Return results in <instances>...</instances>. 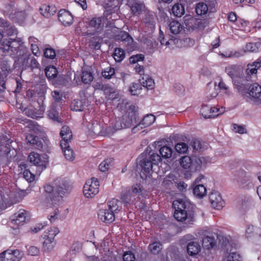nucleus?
<instances>
[{
    "label": "nucleus",
    "instance_id": "nucleus-35",
    "mask_svg": "<svg viewBox=\"0 0 261 261\" xmlns=\"http://www.w3.org/2000/svg\"><path fill=\"white\" fill-rule=\"evenodd\" d=\"M86 106V101L80 99H74L71 104V109L74 111H82Z\"/></svg>",
    "mask_w": 261,
    "mask_h": 261
},
{
    "label": "nucleus",
    "instance_id": "nucleus-16",
    "mask_svg": "<svg viewBox=\"0 0 261 261\" xmlns=\"http://www.w3.org/2000/svg\"><path fill=\"white\" fill-rule=\"evenodd\" d=\"M0 140V156L6 155L10 152L12 141L9 134L2 137Z\"/></svg>",
    "mask_w": 261,
    "mask_h": 261
},
{
    "label": "nucleus",
    "instance_id": "nucleus-49",
    "mask_svg": "<svg viewBox=\"0 0 261 261\" xmlns=\"http://www.w3.org/2000/svg\"><path fill=\"white\" fill-rule=\"evenodd\" d=\"M160 153L165 159L169 158L172 154V149L167 146L162 147L160 149Z\"/></svg>",
    "mask_w": 261,
    "mask_h": 261
},
{
    "label": "nucleus",
    "instance_id": "nucleus-64",
    "mask_svg": "<svg viewBox=\"0 0 261 261\" xmlns=\"http://www.w3.org/2000/svg\"><path fill=\"white\" fill-rule=\"evenodd\" d=\"M123 259L124 261H135V256L131 251H127L124 253Z\"/></svg>",
    "mask_w": 261,
    "mask_h": 261
},
{
    "label": "nucleus",
    "instance_id": "nucleus-37",
    "mask_svg": "<svg viewBox=\"0 0 261 261\" xmlns=\"http://www.w3.org/2000/svg\"><path fill=\"white\" fill-rule=\"evenodd\" d=\"M103 18L101 17L93 18L90 20L89 25L94 28L96 31H98L101 30L103 27Z\"/></svg>",
    "mask_w": 261,
    "mask_h": 261
},
{
    "label": "nucleus",
    "instance_id": "nucleus-21",
    "mask_svg": "<svg viewBox=\"0 0 261 261\" xmlns=\"http://www.w3.org/2000/svg\"><path fill=\"white\" fill-rule=\"evenodd\" d=\"M60 135L62 140L60 142V146L65 147L66 143H69L72 137L71 130L67 126H63L60 131Z\"/></svg>",
    "mask_w": 261,
    "mask_h": 261
},
{
    "label": "nucleus",
    "instance_id": "nucleus-54",
    "mask_svg": "<svg viewBox=\"0 0 261 261\" xmlns=\"http://www.w3.org/2000/svg\"><path fill=\"white\" fill-rule=\"evenodd\" d=\"M202 164V159L200 158L195 157L192 159V167L191 170H199Z\"/></svg>",
    "mask_w": 261,
    "mask_h": 261
},
{
    "label": "nucleus",
    "instance_id": "nucleus-13",
    "mask_svg": "<svg viewBox=\"0 0 261 261\" xmlns=\"http://www.w3.org/2000/svg\"><path fill=\"white\" fill-rule=\"evenodd\" d=\"M134 83L129 88V91L133 95H138L140 94L143 89L148 90L153 89L155 86V83Z\"/></svg>",
    "mask_w": 261,
    "mask_h": 261
},
{
    "label": "nucleus",
    "instance_id": "nucleus-34",
    "mask_svg": "<svg viewBox=\"0 0 261 261\" xmlns=\"http://www.w3.org/2000/svg\"><path fill=\"white\" fill-rule=\"evenodd\" d=\"M45 75L49 81L55 79L57 77L58 71L57 69L54 66H49L45 69Z\"/></svg>",
    "mask_w": 261,
    "mask_h": 261
},
{
    "label": "nucleus",
    "instance_id": "nucleus-3",
    "mask_svg": "<svg viewBox=\"0 0 261 261\" xmlns=\"http://www.w3.org/2000/svg\"><path fill=\"white\" fill-rule=\"evenodd\" d=\"M22 40L20 38H10L0 42V58L6 55H14L18 53L22 46Z\"/></svg>",
    "mask_w": 261,
    "mask_h": 261
},
{
    "label": "nucleus",
    "instance_id": "nucleus-2",
    "mask_svg": "<svg viewBox=\"0 0 261 261\" xmlns=\"http://www.w3.org/2000/svg\"><path fill=\"white\" fill-rule=\"evenodd\" d=\"M137 114L135 106H129L128 108L121 118H117L112 126L106 128L108 135H112L117 130L130 127L136 122Z\"/></svg>",
    "mask_w": 261,
    "mask_h": 261
},
{
    "label": "nucleus",
    "instance_id": "nucleus-14",
    "mask_svg": "<svg viewBox=\"0 0 261 261\" xmlns=\"http://www.w3.org/2000/svg\"><path fill=\"white\" fill-rule=\"evenodd\" d=\"M6 56H22L23 61L21 62L22 67L24 68L30 67L31 55L30 52L24 47L23 41L22 46L20 48L17 54L14 55H6Z\"/></svg>",
    "mask_w": 261,
    "mask_h": 261
},
{
    "label": "nucleus",
    "instance_id": "nucleus-29",
    "mask_svg": "<svg viewBox=\"0 0 261 261\" xmlns=\"http://www.w3.org/2000/svg\"><path fill=\"white\" fill-rule=\"evenodd\" d=\"M26 141L28 143L34 146L37 149H40L42 148V142L39 140V138L32 134H28L26 136Z\"/></svg>",
    "mask_w": 261,
    "mask_h": 261
},
{
    "label": "nucleus",
    "instance_id": "nucleus-6",
    "mask_svg": "<svg viewBox=\"0 0 261 261\" xmlns=\"http://www.w3.org/2000/svg\"><path fill=\"white\" fill-rule=\"evenodd\" d=\"M46 156V155L41 156L39 153L34 152L30 153L29 155V161L36 166V170L39 174L46 167L48 159Z\"/></svg>",
    "mask_w": 261,
    "mask_h": 261
},
{
    "label": "nucleus",
    "instance_id": "nucleus-40",
    "mask_svg": "<svg viewBox=\"0 0 261 261\" xmlns=\"http://www.w3.org/2000/svg\"><path fill=\"white\" fill-rule=\"evenodd\" d=\"M216 245V241L213 236H206L202 240V245L204 248L210 249Z\"/></svg>",
    "mask_w": 261,
    "mask_h": 261
},
{
    "label": "nucleus",
    "instance_id": "nucleus-41",
    "mask_svg": "<svg viewBox=\"0 0 261 261\" xmlns=\"http://www.w3.org/2000/svg\"><path fill=\"white\" fill-rule=\"evenodd\" d=\"M172 14L176 17H181L185 14V11L184 7L179 3L175 4L172 8Z\"/></svg>",
    "mask_w": 261,
    "mask_h": 261
},
{
    "label": "nucleus",
    "instance_id": "nucleus-9",
    "mask_svg": "<svg viewBox=\"0 0 261 261\" xmlns=\"http://www.w3.org/2000/svg\"><path fill=\"white\" fill-rule=\"evenodd\" d=\"M248 96L253 100L256 105H261V85L258 83H253L249 88Z\"/></svg>",
    "mask_w": 261,
    "mask_h": 261
},
{
    "label": "nucleus",
    "instance_id": "nucleus-20",
    "mask_svg": "<svg viewBox=\"0 0 261 261\" xmlns=\"http://www.w3.org/2000/svg\"><path fill=\"white\" fill-rule=\"evenodd\" d=\"M98 216L101 221L106 223H111L115 220V214L109 210H100Z\"/></svg>",
    "mask_w": 261,
    "mask_h": 261
},
{
    "label": "nucleus",
    "instance_id": "nucleus-63",
    "mask_svg": "<svg viewBox=\"0 0 261 261\" xmlns=\"http://www.w3.org/2000/svg\"><path fill=\"white\" fill-rule=\"evenodd\" d=\"M118 36V39L122 41L129 42L132 40V38L126 32H121Z\"/></svg>",
    "mask_w": 261,
    "mask_h": 261
},
{
    "label": "nucleus",
    "instance_id": "nucleus-4",
    "mask_svg": "<svg viewBox=\"0 0 261 261\" xmlns=\"http://www.w3.org/2000/svg\"><path fill=\"white\" fill-rule=\"evenodd\" d=\"M173 206L175 208L174 218L178 221H186V224H191L194 221L193 218L188 216L186 209L189 203L182 200H177L173 202Z\"/></svg>",
    "mask_w": 261,
    "mask_h": 261
},
{
    "label": "nucleus",
    "instance_id": "nucleus-51",
    "mask_svg": "<svg viewBox=\"0 0 261 261\" xmlns=\"http://www.w3.org/2000/svg\"><path fill=\"white\" fill-rule=\"evenodd\" d=\"M43 249L45 251L50 252L52 251L56 245L55 241L43 240Z\"/></svg>",
    "mask_w": 261,
    "mask_h": 261
},
{
    "label": "nucleus",
    "instance_id": "nucleus-22",
    "mask_svg": "<svg viewBox=\"0 0 261 261\" xmlns=\"http://www.w3.org/2000/svg\"><path fill=\"white\" fill-rule=\"evenodd\" d=\"M142 167L141 172L140 173L141 176L142 178L146 179L149 177L150 172L152 170L153 163L148 159H145L141 164Z\"/></svg>",
    "mask_w": 261,
    "mask_h": 261
},
{
    "label": "nucleus",
    "instance_id": "nucleus-8",
    "mask_svg": "<svg viewBox=\"0 0 261 261\" xmlns=\"http://www.w3.org/2000/svg\"><path fill=\"white\" fill-rule=\"evenodd\" d=\"M23 253L19 250L8 249L0 254L1 261H19L23 256Z\"/></svg>",
    "mask_w": 261,
    "mask_h": 261
},
{
    "label": "nucleus",
    "instance_id": "nucleus-18",
    "mask_svg": "<svg viewBox=\"0 0 261 261\" xmlns=\"http://www.w3.org/2000/svg\"><path fill=\"white\" fill-rule=\"evenodd\" d=\"M215 91L211 94L212 97H216L219 93L229 95L230 91L229 87L225 83H214Z\"/></svg>",
    "mask_w": 261,
    "mask_h": 261
},
{
    "label": "nucleus",
    "instance_id": "nucleus-48",
    "mask_svg": "<svg viewBox=\"0 0 261 261\" xmlns=\"http://www.w3.org/2000/svg\"><path fill=\"white\" fill-rule=\"evenodd\" d=\"M113 56L116 62H121L125 57L124 51L120 48H116L113 54Z\"/></svg>",
    "mask_w": 261,
    "mask_h": 261
},
{
    "label": "nucleus",
    "instance_id": "nucleus-33",
    "mask_svg": "<svg viewBox=\"0 0 261 261\" xmlns=\"http://www.w3.org/2000/svg\"><path fill=\"white\" fill-rule=\"evenodd\" d=\"M193 192L195 196L201 198L205 196L206 189L202 184H198L193 188Z\"/></svg>",
    "mask_w": 261,
    "mask_h": 261
},
{
    "label": "nucleus",
    "instance_id": "nucleus-53",
    "mask_svg": "<svg viewBox=\"0 0 261 261\" xmlns=\"http://www.w3.org/2000/svg\"><path fill=\"white\" fill-rule=\"evenodd\" d=\"M24 178L29 182H33L35 178V175L32 173L29 169H24L23 173Z\"/></svg>",
    "mask_w": 261,
    "mask_h": 261
},
{
    "label": "nucleus",
    "instance_id": "nucleus-38",
    "mask_svg": "<svg viewBox=\"0 0 261 261\" xmlns=\"http://www.w3.org/2000/svg\"><path fill=\"white\" fill-rule=\"evenodd\" d=\"M136 195H133L130 190H127L121 196L122 200L126 203H133L136 200Z\"/></svg>",
    "mask_w": 261,
    "mask_h": 261
},
{
    "label": "nucleus",
    "instance_id": "nucleus-42",
    "mask_svg": "<svg viewBox=\"0 0 261 261\" xmlns=\"http://www.w3.org/2000/svg\"><path fill=\"white\" fill-rule=\"evenodd\" d=\"M148 249L151 253L156 254L162 249V244L160 241H154L149 244Z\"/></svg>",
    "mask_w": 261,
    "mask_h": 261
},
{
    "label": "nucleus",
    "instance_id": "nucleus-46",
    "mask_svg": "<svg viewBox=\"0 0 261 261\" xmlns=\"http://www.w3.org/2000/svg\"><path fill=\"white\" fill-rule=\"evenodd\" d=\"M180 165L185 169H192V159L189 156H183L180 161Z\"/></svg>",
    "mask_w": 261,
    "mask_h": 261
},
{
    "label": "nucleus",
    "instance_id": "nucleus-15",
    "mask_svg": "<svg viewBox=\"0 0 261 261\" xmlns=\"http://www.w3.org/2000/svg\"><path fill=\"white\" fill-rule=\"evenodd\" d=\"M36 94L37 97L39 98L38 100V107L41 111L44 110L43 106V100L45 99V94L46 93V86L44 84H37L35 87Z\"/></svg>",
    "mask_w": 261,
    "mask_h": 261
},
{
    "label": "nucleus",
    "instance_id": "nucleus-17",
    "mask_svg": "<svg viewBox=\"0 0 261 261\" xmlns=\"http://www.w3.org/2000/svg\"><path fill=\"white\" fill-rule=\"evenodd\" d=\"M0 27L3 29V31L8 37H12L17 34V29L10 23L0 18Z\"/></svg>",
    "mask_w": 261,
    "mask_h": 261
},
{
    "label": "nucleus",
    "instance_id": "nucleus-28",
    "mask_svg": "<svg viewBox=\"0 0 261 261\" xmlns=\"http://www.w3.org/2000/svg\"><path fill=\"white\" fill-rule=\"evenodd\" d=\"M10 66L8 62L2 61L0 62V81L4 82L10 71Z\"/></svg>",
    "mask_w": 261,
    "mask_h": 261
},
{
    "label": "nucleus",
    "instance_id": "nucleus-50",
    "mask_svg": "<svg viewBox=\"0 0 261 261\" xmlns=\"http://www.w3.org/2000/svg\"><path fill=\"white\" fill-rule=\"evenodd\" d=\"M196 12L198 15L205 14L208 10L206 4L204 3H198L196 7Z\"/></svg>",
    "mask_w": 261,
    "mask_h": 261
},
{
    "label": "nucleus",
    "instance_id": "nucleus-39",
    "mask_svg": "<svg viewBox=\"0 0 261 261\" xmlns=\"http://www.w3.org/2000/svg\"><path fill=\"white\" fill-rule=\"evenodd\" d=\"M65 147L61 146L62 151L64 154L65 158L69 161H72L74 159V153L73 150L70 148L69 143L65 144Z\"/></svg>",
    "mask_w": 261,
    "mask_h": 261
},
{
    "label": "nucleus",
    "instance_id": "nucleus-25",
    "mask_svg": "<svg viewBox=\"0 0 261 261\" xmlns=\"http://www.w3.org/2000/svg\"><path fill=\"white\" fill-rule=\"evenodd\" d=\"M261 67V61L257 60L252 63L248 64L246 72L248 76L250 77H255L257 74V70Z\"/></svg>",
    "mask_w": 261,
    "mask_h": 261
},
{
    "label": "nucleus",
    "instance_id": "nucleus-44",
    "mask_svg": "<svg viewBox=\"0 0 261 261\" xmlns=\"http://www.w3.org/2000/svg\"><path fill=\"white\" fill-rule=\"evenodd\" d=\"M234 88L244 96L248 97V89L246 84L243 83H234Z\"/></svg>",
    "mask_w": 261,
    "mask_h": 261
},
{
    "label": "nucleus",
    "instance_id": "nucleus-12",
    "mask_svg": "<svg viewBox=\"0 0 261 261\" xmlns=\"http://www.w3.org/2000/svg\"><path fill=\"white\" fill-rule=\"evenodd\" d=\"M209 200L212 206L217 210H220L224 206L225 202L221 194L216 191H212L209 195Z\"/></svg>",
    "mask_w": 261,
    "mask_h": 261
},
{
    "label": "nucleus",
    "instance_id": "nucleus-56",
    "mask_svg": "<svg viewBox=\"0 0 261 261\" xmlns=\"http://www.w3.org/2000/svg\"><path fill=\"white\" fill-rule=\"evenodd\" d=\"M232 129L234 132L238 133L240 134L247 133V130L244 125L233 124L232 125Z\"/></svg>",
    "mask_w": 261,
    "mask_h": 261
},
{
    "label": "nucleus",
    "instance_id": "nucleus-24",
    "mask_svg": "<svg viewBox=\"0 0 261 261\" xmlns=\"http://www.w3.org/2000/svg\"><path fill=\"white\" fill-rule=\"evenodd\" d=\"M58 228L51 227L45 230L41 236L43 240L55 241L56 236L59 233Z\"/></svg>",
    "mask_w": 261,
    "mask_h": 261
},
{
    "label": "nucleus",
    "instance_id": "nucleus-32",
    "mask_svg": "<svg viewBox=\"0 0 261 261\" xmlns=\"http://www.w3.org/2000/svg\"><path fill=\"white\" fill-rule=\"evenodd\" d=\"M121 202L116 199H112L108 202V210L115 214L121 209Z\"/></svg>",
    "mask_w": 261,
    "mask_h": 261
},
{
    "label": "nucleus",
    "instance_id": "nucleus-52",
    "mask_svg": "<svg viewBox=\"0 0 261 261\" xmlns=\"http://www.w3.org/2000/svg\"><path fill=\"white\" fill-rule=\"evenodd\" d=\"M112 163V160L111 159H107L102 162L99 165V169L101 172H105L107 171Z\"/></svg>",
    "mask_w": 261,
    "mask_h": 261
},
{
    "label": "nucleus",
    "instance_id": "nucleus-55",
    "mask_svg": "<svg viewBox=\"0 0 261 261\" xmlns=\"http://www.w3.org/2000/svg\"><path fill=\"white\" fill-rule=\"evenodd\" d=\"M175 149L177 152L180 153H184L187 151L188 149V146L186 143L180 142L177 143L175 145Z\"/></svg>",
    "mask_w": 261,
    "mask_h": 261
},
{
    "label": "nucleus",
    "instance_id": "nucleus-5",
    "mask_svg": "<svg viewBox=\"0 0 261 261\" xmlns=\"http://www.w3.org/2000/svg\"><path fill=\"white\" fill-rule=\"evenodd\" d=\"M99 188L98 179L93 177L87 180L83 188V193L86 197L91 198L99 192Z\"/></svg>",
    "mask_w": 261,
    "mask_h": 261
},
{
    "label": "nucleus",
    "instance_id": "nucleus-43",
    "mask_svg": "<svg viewBox=\"0 0 261 261\" xmlns=\"http://www.w3.org/2000/svg\"><path fill=\"white\" fill-rule=\"evenodd\" d=\"M171 33L173 34H178L182 29L181 24L177 21H172L169 24Z\"/></svg>",
    "mask_w": 261,
    "mask_h": 261
},
{
    "label": "nucleus",
    "instance_id": "nucleus-26",
    "mask_svg": "<svg viewBox=\"0 0 261 261\" xmlns=\"http://www.w3.org/2000/svg\"><path fill=\"white\" fill-rule=\"evenodd\" d=\"M26 215V211L24 210H20L11 217L12 223L18 225L21 224L25 221Z\"/></svg>",
    "mask_w": 261,
    "mask_h": 261
},
{
    "label": "nucleus",
    "instance_id": "nucleus-30",
    "mask_svg": "<svg viewBox=\"0 0 261 261\" xmlns=\"http://www.w3.org/2000/svg\"><path fill=\"white\" fill-rule=\"evenodd\" d=\"M201 250V246L199 243L192 242L187 246V251L191 256H194L198 254Z\"/></svg>",
    "mask_w": 261,
    "mask_h": 261
},
{
    "label": "nucleus",
    "instance_id": "nucleus-45",
    "mask_svg": "<svg viewBox=\"0 0 261 261\" xmlns=\"http://www.w3.org/2000/svg\"><path fill=\"white\" fill-rule=\"evenodd\" d=\"M82 82H92L94 77L92 73L89 69H83L81 75Z\"/></svg>",
    "mask_w": 261,
    "mask_h": 261
},
{
    "label": "nucleus",
    "instance_id": "nucleus-31",
    "mask_svg": "<svg viewBox=\"0 0 261 261\" xmlns=\"http://www.w3.org/2000/svg\"><path fill=\"white\" fill-rule=\"evenodd\" d=\"M155 117L153 115L149 114L145 116L140 123L139 124L138 126H140L141 128L146 127L150 126L155 121ZM138 126L133 128V129L137 128Z\"/></svg>",
    "mask_w": 261,
    "mask_h": 261
},
{
    "label": "nucleus",
    "instance_id": "nucleus-57",
    "mask_svg": "<svg viewBox=\"0 0 261 261\" xmlns=\"http://www.w3.org/2000/svg\"><path fill=\"white\" fill-rule=\"evenodd\" d=\"M255 234V228L253 225H247L245 230V237L247 239H249L254 237Z\"/></svg>",
    "mask_w": 261,
    "mask_h": 261
},
{
    "label": "nucleus",
    "instance_id": "nucleus-60",
    "mask_svg": "<svg viewBox=\"0 0 261 261\" xmlns=\"http://www.w3.org/2000/svg\"><path fill=\"white\" fill-rule=\"evenodd\" d=\"M175 92L178 95H182L184 93L185 88L180 83H175L174 85Z\"/></svg>",
    "mask_w": 261,
    "mask_h": 261
},
{
    "label": "nucleus",
    "instance_id": "nucleus-7",
    "mask_svg": "<svg viewBox=\"0 0 261 261\" xmlns=\"http://www.w3.org/2000/svg\"><path fill=\"white\" fill-rule=\"evenodd\" d=\"M225 108L223 107L217 108L209 105H205L201 108L200 112L204 118H210L218 116L223 114Z\"/></svg>",
    "mask_w": 261,
    "mask_h": 261
},
{
    "label": "nucleus",
    "instance_id": "nucleus-23",
    "mask_svg": "<svg viewBox=\"0 0 261 261\" xmlns=\"http://www.w3.org/2000/svg\"><path fill=\"white\" fill-rule=\"evenodd\" d=\"M225 71L232 79L240 77L243 73L242 67L236 65L228 66L226 67Z\"/></svg>",
    "mask_w": 261,
    "mask_h": 261
},
{
    "label": "nucleus",
    "instance_id": "nucleus-11",
    "mask_svg": "<svg viewBox=\"0 0 261 261\" xmlns=\"http://www.w3.org/2000/svg\"><path fill=\"white\" fill-rule=\"evenodd\" d=\"M93 86L95 90H102L106 97L109 99L115 100L118 98V94L115 90L108 84L103 85L102 83H95Z\"/></svg>",
    "mask_w": 261,
    "mask_h": 261
},
{
    "label": "nucleus",
    "instance_id": "nucleus-27",
    "mask_svg": "<svg viewBox=\"0 0 261 261\" xmlns=\"http://www.w3.org/2000/svg\"><path fill=\"white\" fill-rule=\"evenodd\" d=\"M41 14L46 18L54 15L57 11L56 7L54 5H42L40 8Z\"/></svg>",
    "mask_w": 261,
    "mask_h": 261
},
{
    "label": "nucleus",
    "instance_id": "nucleus-58",
    "mask_svg": "<svg viewBox=\"0 0 261 261\" xmlns=\"http://www.w3.org/2000/svg\"><path fill=\"white\" fill-rule=\"evenodd\" d=\"M114 73L115 69L111 67L106 68L102 72V76L106 79H110Z\"/></svg>",
    "mask_w": 261,
    "mask_h": 261
},
{
    "label": "nucleus",
    "instance_id": "nucleus-19",
    "mask_svg": "<svg viewBox=\"0 0 261 261\" xmlns=\"http://www.w3.org/2000/svg\"><path fill=\"white\" fill-rule=\"evenodd\" d=\"M58 18L59 21L65 26L71 24L73 21L72 14L65 9L61 10L59 11Z\"/></svg>",
    "mask_w": 261,
    "mask_h": 261
},
{
    "label": "nucleus",
    "instance_id": "nucleus-62",
    "mask_svg": "<svg viewBox=\"0 0 261 261\" xmlns=\"http://www.w3.org/2000/svg\"><path fill=\"white\" fill-rule=\"evenodd\" d=\"M44 56L47 58L53 59L56 57L55 51L52 48H46L44 51Z\"/></svg>",
    "mask_w": 261,
    "mask_h": 261
},
{
    "label": "nucleus",
    "instance_id": "nucleus-61",
    "mask_svg": "<svg viewBox=\"0 0 261 261\" xmlns=\"http://www.w3.org/2000/svg\"><path fill=\"white\" fill-rule=\"evenodd\" d=\"M144 58V56L142 54H137L136 55L132 56L129 58V62L130 63H136L139 61H143Z\"/></svg>",
    "mask_w": 261,
    "mask_h": 261
},
{
    "label": "nucleus",
    "instance_id": "nucleus-36",
    "mask_svg": "<svg viewBox=\"0 0 261 261\" xmlns=\"http://www.w3.org/2000/svg\"><path fill=\"white\" fill-rule=\"evenodd\" d=\"M129 5L130 7L132 12L136 15H138L141 12L143 11L145 9V5L142 3L136 2L132 4L129 1Z\"/></svg>",
    "mask_w": 261,
    "mask_h": 261
},
{
    "label": "nucleus",
    "instance_id": "nucleus-47",
    "mask_svg": "<svg viewBox=\"0 0 261 261\" xmlns=\"http://www.w3.org/2000/svg\"><path fill=\"white\" fill-rule=\"evenodd\" d=\"M48 116L49 119L57 122H61V119L59 116L58 112L54 108L50 109L48 111Z\"/></svg>",
    "mask_w": 261,
    "mask_h": 261
},
{
    "label": "nucleus",
    "instance_id": "nucleus-1",
    "mask_svg": "<svg viewBox=\"0 0 261 261\" xmlns=\"http://www.w3.org/2000/svg\"><path fill=\"white\" fill-rule=\"evenodd\" d=\"M69 186L64 179H57L54 183L46 184L44 186V193L42 195V200L45 198L44 202L48 203L49 200L56 203L68 192Z\"/></svg>",
    "mask_w": 261,
    "mask_h": 261
},
{
    "label": "nucleus",
    "instance_id": "nucleus-10",
    "mask_svg": "<svg viewBox=\"0 0 261 261\" xmlns=\"http://www.w3.org/2000/svg\"><path fill=\"white\" fill-rule=\"evenodd\" d=\"M4 12L5 14L11 19L19 20L24 17V13L23 11H18L15 7L14 3L7 5Z\"/></svg>",
    "mask_w": 261,
    "mask_h": 261
},
{
    "label": "nucleus",
    "instance_id": "nucleus-59",
    "mask_svg": "<svg viewBox=\"0 0 261 261\" xmlns=\"http://www.w3.org/2000/svg\"><path fill=\"white\" fill-rule=\"evenodd\" d=\"M227 261H241V256L240 254L236 252H231L227 256Z\"/></svg>",
    "mask_w": 261,
    "mask_h": 261
}]
</instances>
